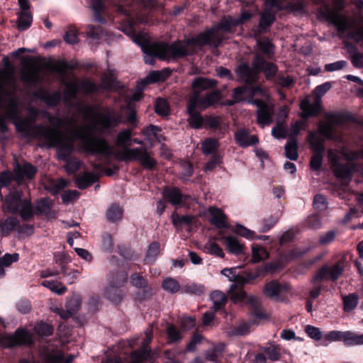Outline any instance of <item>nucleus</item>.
I'll return each mask as SVG.
<instances>
[{"label": "nucleus", "instance_id": "7", "mask_svg": "<svg viewBox=\"0 0 363 363\" xmlns=\"http://www.w3.org/2000/svg\"><path fill=\"white\" fill-rule=\"evenodd\" d=\"M264 1L267 8L261 13L259 22L260 30H264L274 23L275 13L272 10L273 8L277 10L290 9L294 11H302L304 8V4L302 1L297 3L287 2V0H264Z\"/></svg>", "mask_w": 363, "mask_h": 363}, {"label": "nucleus", "instance_id": "9", "mask_svg": "<svg viewBox=\"0 0 363 363\" xmlns=\"http://www.w3.org/2000/svg\"><path fill=\"white\" fill-rule=\"evenodd\" d=\"M23 68L21 80L27 86H34L42 82L40 73L42 67L31 57H23L21 61Z\"/></svg>", "mask_w": 363, "mask_h": 363}, {"label": "nucleus", "instance_id": "14", "mask_svg": "<svg viewBox=\"0 0 363 363\" xmlns=\"http://www.w3.org/2000/svg\"><path fill=\"white\" fill-rule=\"evenodd\" d=\"M238 284L233 283L228 291L230 300L235 303L246 302L257 309L259 306V300L255 296H247V294L242 289H237Z\"/></svg>", "mask_w": 363, "mask_h": 363}, {"label": "nucleus", "instance_id": "27", "mask_svg": "<svg viewBox=\"0 0 363 363\" xmlns=\"http://www.w3.org/2000/svg\"><path fill=\"white\" fill-rule=\"evenodd\" d=\"M21 196V192L18 191L10 192L9 195L6 196L5 203L10 212L16 213L18 211L20 206L23 201Z\"/></svg>", "mask_w": 363, "mask_h": 363}, {"label": "nucleus", "instance_id": "62", "mask_svg": "<svg viewBox=\"0 0 363 363\" xmlns=\"http://www.w3.org/2000/svg\"><path fill=\"white\" fill-rule=\"evenodd\" d=\"M344 270L343 264L341 262H338L333 264L329 268L328 274L332 281H336L342 275Z\"/></svg>", "mask_w": 363, "mask_h": 363}, {"label": "nucleus", "instance_id": "28", "mask_svg": "<svg viewBox=\"0 0 363 363\" xmlns=\"http://www.w3.org/2000/svg\"><path fill=\"white\" fill-rule=\"evenodd\" d=\"M216 85V81L211 79L205 77H197L192 83L193 91L192 93H199L203 90H206Z\"/></svg>", "mask_w": 363, "mask_h": 363}, {"label": "nucleus", "instance_id": "35", "mask_svg": "<svg viewBox=\"0 0 363 363\" xmlns=\"http://www.w3.org/2000/svg\"><path fill=\"white\" fill-rule=\"evenodd\" d=\"M343 342L348 347L363 345V334H358L350 330L345 331Z\"/></svg>", "mask_w": 363, "mask_h": 363}, {"label": "nucleus", "instance_id": "22", "mask_svg": "<svg viewBox=\"0 0 363 363\" xmlns=\"http://www.w3.org/2000/svg\"><path fill=\"white\" fill-rule=\"evenodd\" d=\"M192 105V101L189 99L187 104V113L189 114V125L196 129L200 128L203 124V118L201 115L197 111V110H201L199 106L194 104V106Z\"/></svg>", "mask_w": 363, "mask_h": 363}, {"label": "nucleus", "instance_id": "13", "mask_svg": "<svg viewBox=\"0 0 363 363\" xmlns=\"http://www.w3.org/2000/svg\"><path fill=\"white\" fill-rule=\"evenodd\" d=\"M30 337L24 329H18L13 335H4L0 334V345L4 347H11L18 345L30 343Z\"/></svg>", "mask_w": 363, "mask_h": 363}, {"label": "nucleus", "instance_id": "34", "mask_svg": "<svg viewBox=\"0 0 363 363\" xmlns=\"http://www.w3.org/2000/svg\"><path fill=\"white\" fill-rule=\"evenodd\" d=\"M33 16L30 11H21L18 13L17 27L20 30L28 29L32 23Z\"/></svg>", "mask_w": 363, "mask_h": 363}, {"label": "nucleus", "instance_id": "61", "mask_svg": "<svg viewBox=\"0 0 363 363\" xmlns=\"http://www.w3.org/2000/svg\"><path fill=\"white\" fill-rule=\"evenodd\" d=\"M80 89L86 94L94 93L100 91L99 85L87 79H84L80 82Z\"/></svg>", "mask_w": 363, "mask_h": 363}, {"label": "nucleus", "instance_id": "4", "mask_svg": "<svg viewBox=\"0 0 363 363\" xmlns=\"http://www.w3.org/2000/svg\"><path fill=\"white\" fill-rule=\"evenodd\" d=\"M118 11L128 17L121 25V30L129 36L135 44L143 48L147 39L143 35L137 34L135 26L138 23H147L149 17L145 13L139 12L133 5L126 8L125 5L120 4Z\"/></svg>", "mask_w": 363, "mask_h": 363}, {"label": "nucleus", "instance_id": "31", "mask_svg": "<svg viewBox=\"0 0 363 363\" xmlns=\"http://www.w3.org/2000/svg\"><path fill=\"white\" fill-rule=\"evenodd\" d=\"M45 103L50 106H57L62 99V94L60 91H53L51 93L40 90L37 94Z\"/></svg>", "mask_w": 363, "mask_h": 363}, {"label": "nucleus", "instance_id": "32", "mask_svg": "<svg viewBox=\"0 0 363 363\" xmlns=\"http://www.w3.org/2000/svg\"><path fill=\"white\" fill-rule=\"evenodd\" d=\"M308 140L313 152H324V140L318 135V133L311 131L308 134Z\"/></svg>", "mask_w": 363, "mask_h": 363}, {"label": "nucleus", "instance_id": "38", "mask_svg": "<svg viewBox=\"0 0 363 363\" xmlns=\"http://www.w3.org/2000/svg\"><path fill=\"white\" fill-rule=\"evenodd\" d=\"M211 299L213 303L214 311L222 309L227 302L226 296L220 291H214L211 294Z\"/></svg>", "mask_w": 363, "mask_h": 363}, {"label": "nucleus", "instance_id": "52", "mask_svg": "<svg viewBox=\"0 0 363 363\" xmlns=\"http://www.w3.org/2000/svg\"><path fill=\"white\" fill-rule=\"evenodd\" d=\"M72 153L63 161H66L65 170L67 174H72L79 170L81 166V162L76 158H69Z\"/></svg>", "mask_w": 363, "mask_h": 363}, {"label": "nucleus", "instance_id": "49", "mask_svg": "<svg viewBox=\"0 0 363 363\" xmlns=\"http://www.w3.org/2000/svg\"><path fill=\"white\" fill-rule=\"evenodd\" d=\"M252 262L257 263L267 259L269 256L267 251L262 247L255 245L252 247Z\"/></svg>", "mask_w": 363, "mask_h": 363}, {"label": "nucleus", "instance_id": "44", "mask_svg": "<svg viewBox=\"0 0 363 363\" xmlns=\"http://www.w3.org/2000/svg\"><path fill=\"white\" fill-rule=\"evenodd\" d=\"M345 331L332 330L324 335L323 345L328 346L332 342H338L344 340Z\"/></svg>", "mask_w": 363, "mask_h": 363}, {"label": "nucleus", "instance_id": "12", "mask_svg": "<svg viewBox=\"0 0 363 363\" xmlns=\"http://www.w3.org/2000/svg\"><path fill=\"white\" fill-rule=\"evenodd\" d=\"M128 276L121 274L115 281L113 277H109L108 284L105 291L106 297L112 302H119L123 298L120 287L126 281Z\"/></svg>", "mask_w": 363, "mask_h": 363}, {"label": "nucleus", "instance_id": "47", "mask_svg": "<svg viewBox=\"0 0 363 363\" xmlns=\"http://www.w3.org/2000/svg\"><path fill=\"white\" fill-rule=\"evenodd\" d=\"M161 129L155 125H149L145 129H143L142 133L145 137L146 140L150 141L151 143L155 140H157L160 141V136L158 133Z\"/></svg>", "mask_w": 363, "mask_h": 363}, {"label": "nucleus", "instance_id": "19", "mask_svg": "<svg viewBox=\"0 0 363 363\" xmlns=\"http://www.w3.org/2000/svg\"><path fill=\"white\" fill-rule=\"evenodd\" d=\"M252 66L258 73L263 72L268 80L272 79L278 70L277 67L274 63L266 62L264 59L259 55L255 56L252 62Z\"/></svg>", "mask_w": 363, "mask_h": 363}, {"label": "nucleus", "instance_id": "58", "mask_svg": "<svg viewBox=\"0 0 363 363\" xmlns=\"http://www.w3.org/2000/svg\"><path fill=\"white\" fill-rule=\"evenodd\" d=\"M79 86L76 82H70L67 83L66 89L64 92L65 100L68 101L69 99H74L77 96Z\"/></svg>", "mask_w": 363, "mask_h": 363}, {"label": "nucleus", "instance_id": "8", "mask_svg": "<svg viewBox=\"0 0 363 363\" xmlns=\"http://www.w3.org/2000/svg\"><path fill=\"white\" fill-rule=\"evenodd\" d=\"M332 87L330 82H325L316 86L314 90L315 95V100L313 103L309 100L305 99L300 104V108L302 111L301 117L307 118L311 116L318 115L320 111L321 97Z\"/></svg>", "mask_w": 363, "mask_h": 363}, {"label": "nucleus", "instance_id": "10", "mask_svg": "<svg viewBox=\"0 0 363 363\" xmlns=\"http://www.w3.org/2000/svg\"><path fill=\"white\" fill-rule=\"evenodd\" d=\"M328 156L335 177L342 181H350L352 173L349 165L347 164H341L339 155L333 150H328Z\"/></svg>", "mask_w": 363, "mask_h": 363}, {"label": "nucleus", "instance_id": "25", "mask_svg": "<svg viewBox=\"0 0 363 363\" xmlns=\"http://www.w3.org/2000/svg\"><path fill=\"white\" fill-rule=\"evenodd\" d=\"M148 357L147 350H136L133 352L130 357V363H144ZM104 363H122V359L119 357H108Z\"/></svg>", "mask_w": 363, "mask_h": 363}, {"label": "nucleus", "instance_id": "30", "mask_svg": "<svg viewBox=\"0 0 363 363\" xmlns=\"http://www.w3.org/2000/svg\"><path fill=\"white\" fill-rule=\"evenodd\" d=\"M97 176L89 172H86L79 176L75 179L76 186L80 189H84L97 181Z\"/></svg>", "mask_w": 363, "mask_h": 363}, {"label": "nucleus", "instance_id": "16", "mask_svg": "<svg viewBox=\"0 0 363 363\" xmlns=\"http://www.w3.org/2000/svg\"><path fill=\"white\" fill-rule=\"evenodd\" d=\"M289 285L272 280L264 285V294L269 298L275 301L281 300V296L289 290Z\"/></svg>", "mask_w": 363, "mask_h": 363}, {"label": "nucleus", "instance_id": "2", "mask_svg": "<svg viewBox=\"0 0 363 363\" xmlns=\"http://www.w3.org/2000/svg\"><path fill=\"white\" fill-rule=\"evenodd\" d=\"M132 140V130L130 129H124L120 131L115 140L116 145L121 147V151L113 152V147L108 145L112 150V154L109 156H105L101 153L94 154L93 155H100L102 157V164H109L110 158L113 156L116 160L121 161H138L145 169L152 170L157 165L156 160L151 155V153L144 147L130 148ZM108 144H109L108 143Z\"/></svg>", "mask_w": 363, "mask_h": 363}, {"label": "nucleus", "instance_id": "11", "mask_svg": "<svg viewBox=\"0 0 363 363\" xmlns=\"http://www.w3.org/2000/svg\"><path fill=\"white\" fill-rule=\"evenodd\" d=\"M220 99V93L218 91L206 92L205 94L191 93L189 100L192 104H196L201 110L210 107L218 103ZM194 106V105H191Z\"/></svg>", "mask_w": 363, "mask_h": 363}, {"label": "nucleus", "instance_id": "63", "mask_svg": "<svg viewBox=\"0 0 363 363\" xmlns=\"http://www.w3.org/2000/svg\"><path fill=\"white\" fill-rule=\"evenodd\" d=\"M205 250L206 252L211 255H216L220 258H223L225 257V254L221 249V247L216 244V242H209L206 244Z\"/></svg>", "mask_w": 363, "mask_h": 363}, {"label": "nucleus", "instance_id": "33", "mask_svg": "<svg viewBox=\"0 0 363 363\" xmlns=\"http://www.w3.org/2000/svg\"><path fill=\"white\" fill-rule=\"evenodd\" d=\"M286 157L291 160H296L298 157V144L296 138L289 137L288 141L284 147Z\"/></svg>", "mask_w": 363, "mask_h": 363}, {"label": "nucleus", "instance_id": "3", "mask_svg": "<svg viewBox=\"0 0 363 363\" xmlns=\"http://www.w3.org/2000/svg\"><path fill=\"white\" fill-rule=\"evenodd\" d=\"M344 8V0H334V9L327 6L325 16L327 19L337 29V35L342 40H351L359 43L363 48V18L350 19L340 14Z\"/></svg>", "mask_w": 363, "mask_h": 363}, {"label": "nucleus", "instance_id": "21", "mask_svg": "<svg viewBox=\"0 0 363 363\" xmlns=\"http://www.w3.org/2000/svg\"><path fill=\"white\" fill-rule=\"evenodd\" d=\"M20 221L14 216H9L0 221V235L1 237L9 236L13 231H20Z\"/></svg>", "mask_w": 363, "mask_h": 363}, {"label": "nucleus", "instance_id": "6", "mask_svg": "<svg viewBox=\"0 0 363 363\" xmlns=\"http://www.w3.org/2000/svg\"><path fill=\"white\" fill-rule=\"evenodd\" d=\"M196 38V36L188 39L186 42H174L171 45L165 43H157L154 47L153 52L163 60L183 57L190 53V45H203L193 40Z\"/></svg>", "mask_w": 363, "mask_h": 363}, {"label": "nucleus", "instance_id": "48", "mask_svg": "<svg viewBox=\"0 0 363 363\" xmlns=\"http://www.w3.org/2000/svg\"><path fill=\"white\" fill-rule=\"evenodd\" d=\"M223 350L224 345L223 344L215 345L206 351V359L217 362L221 357Z\"/></svg>", "mask_w": 363, "mask_h": 363}, {"label": "nucleus", "instance_id": "37", "mask_svg": "<svg viewBox=\"0 0 363 363\" xmlns=\"http://www.w3.org/2000/svg\"><path fill=\"white\" fill-rule=\"evenodd\" d=\"M91 7L94 11L95 21L101 23H105L106 20L101 16V13L104 12L105 9L103 0H92Z\"/></svg>", "mask_w": 363, "mask_h": 363}, {"label": "nucleus", "instance_id": "46", "mask_svg": "<svg viewBox=\"0 0 363 363\" xmlns=\"http://www.w3.org/2000/svg\"><path fill=\"white\" fill-rule=\"evenodd\" d=\"M194 217L190 215L180 216L176 212L172 215V220L174 225L177 228H181L183 225H189L192 223Z\"/></svg>", "mask_w": 363, "mask_h": 363}, {"label": "nucleus", "instance_id": "41", "mask_svg": "<svg viewBox=\"0 0 363 363\" xmlns=\"http://www.w3.org/2000/svg\"><path fill=\"white\" fill-rule=\"evenodd\" d=\"M106 218L111 222H117L123 216L122 208L116 203H113L106 211Z\"/></svg>", "mask_w": 363, "mask_h": 363}, {"label": "nucleus", "instance_id": "43", "mask_svg": "<svg viewBox=\"0 0 363 363\" xmlns=\"http://www.w3.org/2000/svg\"><path fill=\"white\" fill-rule=\"evenodd\" d=\"M41 284L43 286L49 289L53 293L58 295L65 294L67 290V288L65 286L57 281L45 280L42 281Z\"/></svg>", "mask_w": 363, "mask_h": 363}, {"label": "nucleus", "instance_id": "36", "mask_svg": "<svg viewBox=\"0 0 363 363\" xmlns=\"http://www.w3.org/2000/svg\"><path fill=\"white\" fill-rule=\"evenodd\" d=\"M219 147L218 140L216 138H206L202 142L201 150L203 154L208 155H216V152Z\"/></svg>", "mask_w": 363, "mask_h": 363}, {"label": "nucleus", "instance_id": "39", "mask_svg": "<svg viewBox=\"0 0 363 363\" xmlns=\"http://www.w3.org/2000/svg\"><path fill=\"white\" fill-rule=\"evenodd\" d=\"M160 252V245L157 242H152L147 250L144 262L147 264L152 263L155 261Z\"/></svg>", "mask_w": 363, "mask_h": 363}, {"label": "nucleus", "instance_id": "59", "mask_svg": "<svg viewBox=\"0 0 363 363\" xmlns=\"http://www.w3.org/2000/svg\"><path fill=\"white\" fill-rule=\"evenodd\" d=\"M81 306V297L79 295H73L66 303V308L71 315L76 313Z\"/></svg>", "mask_w": 363, "mask_h": 363}, {"label": "nucleus", "instance_id": "1", "mask_svg": "<svg viewBox=\"0 0 363 363\" xmlns=\"http://www.w3.org/2000/svg\"><path fill=\"white\" fill-rule=\"evenodd\" d=\"M3 109L7 118L13 121L17 130L27 138H34L39 140L43 147H55L59 160H65L74 152V143L79 141V148L81 151L94 155L101 153L105 156L112 154L111 147L108 141L100 136L94 135L86 132V129L106 133L118 125L121 121V115L113 108H105L103 111H94L91 106H86L83 111L89 124L86 128H72L71 137H67L60 130L65 125L72 126V118H60L50 116L48 120L52 127L34 125L28 119L18 118L17 98L16 96V80L13 74L2 69L0 71V109ZM0 129H6L5 121L0 118Z\"/></svg>", "mask_w": 363, "mask_h": 363}, {"label": "nucleus", "instance_id": "57", "mask_svg": "<svg viewBox=\"0 0 363 363\" xmlns=\"http://www.w3.org/2000/svg\"><path fill=\"white\" fill-rule=\"evenodd\" d=\"M169 72L167 70L152 71L147 76L146 81L148 83H154L159 81H164Z\"/></svg>", "mask_w": 363, "mask_h": 363}, {"label": "nucleus", "instance_id": "53", "mask_svg": "<svg viewBox=\"0 0 363 363\" xmlns=\"http://www.w3.org/2000/svg\"><path fill=\"white\" fill-rule=\"evenodd\" d=\"M162 286L167 292L175 294L179 291L180 285L179 282L173 278L168 277L162 281Z\"/></svg>", "mask_w": 363, "mask_h": 363}, {"label": "nucleus", "instance_id": "24", "mask_svg": "<svg viewBox=\"0 0 363 363\" xmlns=\"http://www.w3.org/2000/svg\"><path fill=\"white\" fill-rule=\"evenodd\" d=\"M164 197L173 206L182 204L189 196L183 195L177 188L165 189L163 191Z\"/></svg>", "mask_w": 363, "mask_h": 363}, {"label": "nucleus", "instance_id": "20", "mask_svg": "<svg viewBox=\"0 0 363 363\" xmlns=\"http://www.w3.org/2000/svg\"><path fill=\"white\" fill-rule=\"evenodd\" d=\"M236 74L238 79L247 84H253L258 79V72L255 69H252L246 63L238 67Z\"/></svg>", "mask_w": 363, "mask_h": 363}, {"label": "nucleus", "instance_id": "17", "mask_svg": "<svg viewBox=\"0 0 363 363\" xmlns=\"http://www.w3.org/2000/svg\"><path fill=\"white\" fill-rule=\"evenodd\" d=\"M41 355L47 363H70L75 358L74 355L69 354L65 359L63 353L50 347H47L41 351Z\"/></svg>", "mask_w": 363, "mask_h": 363}, {"label": "nucleus", "instance_id": "54", "mask_svg": "<svg viewBox=\"0 0 363 363\" xmlns=\"http://www.w3.org/2000/svg\"><path fill=\"white\" fill-rule=\"evenodd\" d=\"M343 302L344 310L347 312H349L355 308L357 306L358 296L354 293L350 294L343 298Z\"/></svg>", "mask_w": 363, "mask_h": 363}, {"label": "nucleus", "instance_id": "51", "mask_svg": "<svg viewBox=\"0 0 363 363\" xmlns=\"http://www.w3.org/2000/svg\"><path fill=\"white\" fill-rule=\"evenodd\" d=\"M318 133L322 135L326 138H333L334 136V128L333 125L329 121L320 123L318 125Z\"/></svg>", "mask_w": 363, "mask_h": 363}, {"label": "nucleus", "instance_id": "26", "mask_svg": "<svg viewBox=\"0 0 363 363\" xmlns=\"http://www.w3.org/2000/svg\"><path fill=\"white\" fill-rule=\"evenodd\" d=\"M235 140L238 144L242 147L253 145L258 143V138L256 135H250L247 130L241 129L235 134Z\"/></svg>", "mask_w": 363, "mask_h": 363}, {"label": "nucleus", "instance_id": "15", "mask_svg": "<svg viewBox=\"0 0 363 363\" xmlns=\"http://www.w3.org/2000/svg\"><path fill=\"white\" fill-rule=\"evenodd\" d=\"M252 103L258 108L257 111V123L262 127L271 124L273 122V107L260 99H255Z\"/></svg>", "mask_w": 363, "mask_h": 363}, {"label": "nucleus", "instance_id": "56", "mask_svg": "<svg viewBox=\"0 0 363 363\" xmlns=\"http://www.w3.org/2000/svg\"><path fill=\"white\" fill-rule=\"evenodd\" d=\"M52 206V201L49 198L41 199L36 203V209L40 213H48Z\"/></svg>", "mask_w": 363, "mask_h": 363}, {"label": "nucleus", "instance_id": "60", "mask_svg": "<svg viewBox=\"0 0 363 363\" xmlns=\"http://www.w3.org/2000/svg\"><path fill=\"white\" fill-rule=\"evenodd\" d=\"M155 111L158 115L167 116L169 113V108L167 101L160 98L157 99L155 104Z\"/></svg>", "mask_w": 363, "mask_h": 363}, {"label": "nucleus", "instance_id": "55", "mask_svg": "<svg viewBox=\"0 0 363 363\" xmlns=\"http://www.w3.org/2000/svg\"><path fill=\"white\" fill-rule=\"evenodd\" d=\"M166 332L171 342H179L182 338L180 330L172 324L167 325Z\"/></svg>", "mask_w": 363, "mask_h": 363}, {"label": "nucleus", "instance_id": "29", "mask_svg": "<svg viewBox=\"0 0 363 363\" xmlns=\"http://www.w3.org/2000/svg\"><path fill=\"white\" fill-rule=\"evenodd\" d=\"M224 240L226 247L230 253L237 256L245 255L244 246L236 238L228 236Z\"/></svg>", "mask_w": 363, "mask_h": 363}, {"label": "nucleus", "instance_id": "45", "mask_svg": "<svg viewBox=\"0 0 363 363\" xmlns=\"http://www.w3.org/2000/svg\"><path fill=\"white\" fill-rule=\"evenodd\" d=\"M118 84L113 78L112 74H105L101 78L99 89L104 90H115L118 88Z\"/></svg>", "mask_w": 363, "mask_h": 363}, {"label": "nucleus", "instance_id": "50", "mask_svg": "<svg viewBox=\"0 0 363 363\" xmlns=\"http://www.w3.org/2000/svg\"><path fill=\"white\" fill-rule=\"evenodd\" d=\"M157 43L152 45H147V41L145 42L143 48H141L143 52L145 54L144 57V61L146 64L152 65L155 62V57L159 56L153 52V49Z\"/></svg>", "mask_w": 363, "mask_h": 363}, {"label": "nucleus", "instance_id": "5", "mask_svg": "<svg viewBox=\"0 0 363 363\" xmlns=\"http://www.w3.org/2000/svg\"><path fill=\"white\" fill-rule=\"evenodd\" d=\"M240 21L231 17L223 18L217 26L200 33L193 40L201 45H210L218 47L223 41L224 36L220 30L230 31L231 28L240 24Z\"/></svg>", "mask_w": 363, "mask_h": 363}, {"label": "nucleus", "instance_id": "42", "mask_svg": "<svg viewBox=\"0 0 363 363\" xmlns=\"http://www.w3.org/2000/svg\"><path fill=\"white\" fill-rule=\"evenodd\" d=\"M21 217L24 220H29L33 216V209L29 200L23 199L18 210Z\"/></svg>", "mask_w": 363, "mask_h": 363}, {"label": "nucleus", "instance_id": "40", "mask_svg": "<svg viewBox=\"0 0 363 363\" xmlns=\"http://www.w3.org/2000/svg\"><path fill=\"white\" fill-rule=\"evenodd\" d=\"M326 120L329 121L334 126L342 127L349 121V116L343 113H327Z\"/></svg>", "mask_w": 363, "mask_h": 363}, {"label": "nucleus", "instance_id": "23", "mask_svg": "<svg viewBox=\"0 0 363 363\" xmlns=\"http://www.w3.org/2000/svg\"><path fill=\"white\" fill-rule=\"evenodd\" d=\"M211 216L210 223L218 228H227L228 227L227 216L223 211L216 207H211L208 210Z\"/></svg>", "mask_w": 363, "mask_h": 363}, {"label": "nucleus", "instance_id": "64", "mask_svg": "<svg viewBox=\"0 0 363 363\" xmlns=\"http://www.w3.org/2000/svg\"><path fill=\"white\" fill-rule=\"evenodd\" d=\"M250 326L251 323H242L233 328L230 332V335L235 336L245 335L250 333Z\"/></svg>", "mask_w": 363, "mask_h": 363}, {"label": "nucleus", "instance_id": "18", "mask_svg": "<svg viewBox=\"0 0 363 363\" xmlns=\"http://www.w3.org/2000/svg\"><path fill=\"white\" fill-rule=\"evenodd\" d=\"M37 169L35 166L28 162L23 164L16 163L14 169V179L20 184L25 179H31L36 174Z\"/></svg>", "mask_w": 363, "mask_h": 363}]
</instances>
